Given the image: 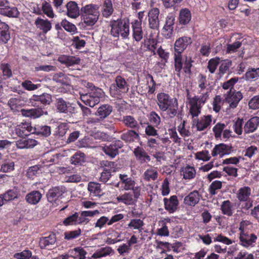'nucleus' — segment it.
<instances>
[{
    "instance_id": "1",
    "label": "nucleus",
    "mask_w": 259,
    "mask_h": 259,
    "mask_svg": "<svg viewBox=\"0 0 259 259\" xmlns=\"http://www.w3.org/2000/svg\"><path fill=\"white\" fill-rule=\"evenodd\" d=\"M156 101L159 110L165 112L167 117L171 118L177 115L178 110L177 98L165 93H160L157 95Z\"/></svg>"
},
{
    "instance_id": "2",
    "label": "nucleus",
    "mask_w": 259,
    "mask_h": 259,
    "mask_svg": "<svg viewBox=\"0 0 259 259\" xmlns=\"http://www.w3.org/2000/svg\"><path fill=\"white\" fill-rule=\"evenodd\" d=\"M209 97L208 92L202 93L200 96L188 98L189 116L192 120L197 118L201 113V108Z\"/></svg>"
},
{
    "instance_id": "3",
    "label": "nucleus",
    "mask_w": 259,
    "mask_h": 259,
    "mask_svg": "<svg viewBox=\"0 0 259 259\" xmlns=\"http://www.w3.org/2000/svg\"><path fill=\"white\" fill-rule=\"evenodd\" d=\"M83 83L84 85L87 84V88L91 89V91L86 94H80V99L86 105L94 107L100 102V99L104 95V93L102 89L95 88L91 83Z\"/></svg>"
},
{
    "instance_id": "4",
    "label": "nucleus",
    "mask_w": 259,
    "mask_h": 259,
    "mask_svg": "<svg viewBox=\"0 0 259 259\" xmlns=\"http://www.w3.org/2000/svg\"><path fill=\"white\" fill-rule=\"evenodd\" d=\"M80 15L83 22L89 26H93L98 21L100 15L99 7L95 5L89 4L80 9Z\"/></svg>"
},
{
    "instance_id": "5",
    "label": "nucleus",
    "mask_w": 259,
    "mask_h": 259,
    "mask_svg": "<svg viewBox=\"0 0 259 259\" xmlns=\"http://www.w3.org/2000/svg\"><path fill=\"white\" fill-rule=\"evenodd\" d=\"M129 24L128 20L125 19L111 21V34L115 37H119V35L123 38L127 37L130 32Z\"/></svg>"
},
{
    "instance_id": "6",
    "label": "nucleus",
    "mask_w": 259,
    "mask_h": 259,
    "mask_svg": "<svg viewBox=\"0 0 259 259\" xmlns=\"http://www.w3.org/2000/svg\"><path fill=\"white\" fill-rule=\"evenodd\" d=\"M128 90V85L126 81L120 76L116 77L115 83L112 84L110 87V95L114 98H118L121 94L126 93Z\"/></svg>"
},
{
    "instance_id": "7",
    "label": "nucleus",
    "mask_w": 259,
    "mask_h": 259,
    "mask_svg": "<svg viewBox=\"0 0 259 259\" xmlns=\"http://www.w3.org/2000/svg\"><path fill=\"white\" fill-rule=\"evenodd\" d=\"M252 194V190L248 186H243L238 190L236 197L240 202H246L245 207L249 209L253 205V200L250 198Z\"/></svg>"
},
{
    "instance_id": "8",
    "label": "nucleus",
    "mask_w": 259,
    "mask_h": 259,
    "mask_svg": "<svg viewBox=\"0 0 259 259\" xmlns=\"http://www.w3.org/2000/svg\"><path fill=\"white\" fill-rule=\"evenodd\" d=\"M140 193L139 189L136 188L134 190V192H125L117 197L116 199L118 202L122 203L127 205H134L137 202Z\"/></svg>"
},
{
    "instance_id": "9",
    "label": "nucleus",
    "mask_w": 259,
    "mask_h": 259,
    "mask_svg": "<svg viewBox=\"0 0 259 259\" xmlns=\"http://www.w3.org/2000/svg\"><path fill=\"white\" fill-rule=\"evenodd\" d=\"M120 181L116 185L117 187L120 186L121 188L125 191L132 190L138 188L141 192V188L139 186H135L136 182L131 177H128L127 175L124 174H120L119 176Z\"/></svg>"
},
{
    "instance_id": "10",
    "label": "nucleus",
    "mask_w": 259,
    "mask_h": 259,
    "mask_svg": "<svg viewBox=\"0 0 259 259\" xmlns=\"http://www.w3.org/2000/svg\"><path fill=\"white\" fill-rule=\"evenodd\" d=\"M240 244L246 248L253 247L255 245L257 237L253 233H245L239 235Z\"/></svg>"
},
{
    "instance_id": "11",
    "label": "nucleus",
    "mask_w": 259,
    "mask_h": 259,
    "mask_svg": "<svg viewBox=\"0 0 259 259\" xmlns=\"http://www.w3.org/2000/svg\"><path fill=\"white\" fill-rule=\"evenodd\" d=\"M224 101L229 105L231 108H236L239 101L242 99L243 96L240 91L227 93L224 95Z\"/></svg>"
},
{
    "instance_id": "12",
    "label": "nucleus",
    "mask_w": 259,
    "mask_h": 259,
    "mask_svg": "<svg viewBox=\"0 0 259 259\" xmlns=\"http://www.w3.org/2000/svg\"><path fill=\"white\" fill-rule=\"evenodd\" d=\"M212 122L211 115H204L199 119L197 118L192 120L193 125H195L197 131H202L209 127Z\"/></svg>"
},
{
    "instance_id": "13",
    "label": "nucleus",
    "mask_w": 259,
    "mask_h": 259,
    "mask_svg": "<svg viewBox=\"0 0 259 259\" xmlns=\"http://www.w3.org/2000/svg\"><path fill=\"white\" fill-rule=\"evenodd\" d=\"M65 191V188L62 186L55 187L50 189L47 194L48 200L51 203L55 202Z\"/></svg>"
},
{
    "instance_id": "14",
    "label": "nucleus",
    "mask_w": 259,
    "mask_h": 259,
    "mask_svg": "<svg viewBox=\"0 0 259 259\" xmlns=\"http://www.w3.org/2000/svg\"><path fill=\"white\" fill-rule=\"evenodd\" d=\"M56 107L60 113H72L74 112V108L72 105L61 98L56 99Z\"/></svg>"
},
{
    "instance_id": "15",
    "label": "nucleus",
    "mask_w": 259,
    "mask_h": 259,
    "mask_svg": "<svg viewBox=\"0 0 259 259\" xmlns=\"http://www.w3.org/2000/svg\"><path fill=\"white\" fill-rule=\"evenodd\" d=\"M159 10L158 8H154L149 11L148 17L150 28L153 29L158 28L159 25Z\"/></svg>"
},
{
    "instance_id": "16",
    "label": "nucleus",
    "mask_w": 259,
    "mask_h": 259,
    "mask_svg": "<svg viewBox=\"0 0 259 259\" xmlns=\"http://www.w3.org/2000/svg\"><path fill=\"white\" fill-rule=\"evenodd\" d=\"M15 131L19 137L26 136L33 133V127L28 122L21 123L16 126Z\"/></svg>"
},
{
    "instance_id": "17",
    "label": "nucleus",
    "mask_w": 259,
    "mask_h": 259,
    "mask_svg": "<svg viewBox=\"0 0 259 259\" xmlns=\"http://www.w3.org/2000/svg\"><path fill=\"white\" fill-rule=\"evenodd\" d=\"M191 43V39L189 37L183 36L178 38L175 43V53H183L187 46Z\"/></svg>"
},
{
    "instance_id": "18",
    "label": "nucleus",
    "mask_w": 259,
    "mask_h": 259,
    "mask_svg": "<svg viewBox=\"0 0 259 259\" xmlns=\"http://www.w3.org/2000/svg\"><path fill=\"white\" fill-rule=\"evenodd\" d=\"M122 146L121 141H115L113 144L103 147V151L111 158H114L118 153V150Z\"/></svg>"
},
{
    "instance_id": "19",
    "label": "nucleus",
    "mask_w": 259,
    "mask_h": 259,
    "mask_svg": "<svg viewBox=\"0 0 259 259\" xmlns=\"http://www.w3.org/2000/svg\"><path fill=\"white\" fill-rule=\"evenodd\" d=\"M165 208L170 213H173L176 211L179 205V201L177 196H171L169 199H163Z\"/></svg>"
},
{
    "instance_id": "20",
    "label": "nucleus",
    "mask_w": 259,
    "mask_h": 259,
    "mask_svg": "<svg viewBox=\"0 0 259 259\" xmlns=\"http://www.w3.org/2000/svg\"><path fill=\"white\" fill-rule=\"evenodd\" d=\"M134 153L137 160L141 164L148 163L151 160L150 156L146 151L141 147H137L134 149Z\"/></svg>"
},
{
    "instance_id": "21",
    "label": "nucleus",
    "mask_w": 259,
    "mask_h": 259,
    "mask_svg": "<svg viewBox=\"0 0 259 259\" xmlns=\"http://www.w3.org/2000/svg\"><path fill=\"white\" fill-rule=\"evenodd\" d=\"M67 8V15L70 18H76L80 15V10L77 3L70 1L66 5Z\"/></svg>"
},
{
    "instance_id": "22",
    "label": "nucleus",
    "mask_w": 259,
    "mask_h": 259,
    "mask_svg": "<svg viewBox=\"0 0 259 259\" xmlns=\"http://www.w3.org/2000/svg\"><path fill=\"white\" fill-rule=\"evenodd\" d=\"M259 124V117L254 116L249 119L244 125L243 130L245 134L254 132Z\"/></svg>"
},
{
    "instance_id": "23",
    "label": "nucleus",
    "mask_w": 259,
    "mask_h": 259,
    "mask_svg": "<svg viewBox=\"0 0 259 259\" xmlns=\"http://www.w3.org/2000/svg\"><path fill=\"white\" fill-rule=\"evenodd\" d=\"M200 200V195L197 191H193L186 196L184 199V203L188 206H194Z\"/></svg>"
},
{
    "instance_id": "24",
    "label": "nucleus",
    "mask_w": 259,
    "mask_h": 259,
    "mask_svg": "<svg viewBox=\"0 0 259 259\" xmlns=\"http://www.w3.org/2000/svg\"><path fill=\"white\" fill-rule=\"evenodd\" d=\"M9 27L5 22H0V42L6 44L10 39Z\"/></svg>"
},
{
    "instance_id": "25",
    "label": "nucleus",
    "mask_w": 259,
    "mask_h": 259,
    "mask_svg": "<svg viewBox=\"0 0 259 259\" xmlns=\"http://www.w3.org/2000/svg\"><path fill=\"white\" fill-rule=\"evenodd\" d=\"M41 197L42 194L39 191L33 190L26 195L25 200L28 203L35 205L40 201Z\"/></svg>"
},
{
    "instance_id": "26",
    "label": "nucleus",
    "mask_w": 259,
    "mask_h": 259,
    "mask_svg": "<svg viewBox=\"0 0 259 259\" xmlns=\"http://www.w3.org/2000/svg\"><path fill=\"white\" fill-rule=\"evenodd\" d=\"M37 144V142L32 139H21L16 142V145L19 149H28L33 148Z\"/></svg>"
},
{
    "instance_id": "27",
    "label": "nucleus",
    "mask_w": 259,
    "mask_h": 259,
    "mask_svg": "<svg viewBox=\"0 0 259 259\" xmlns=\"http://www.w3.org/2000/svg\"><path fill=\"white\" fill-rule=\"evenodd\" d=\"M34 24L36 27L46 33L50 31L52 28L51 23L48 20H44L40 17H38L35 21Z\"/></svg>"
},
{
    "instance_id": "28",
    "label": "nucleus",
    "mask_w": 259,
    "mask_h": 259,
    "mask_svg": "<svg viewBox=\"0 0 259 259\" xmlns=\"http://www.w3.org/2000/svg\"><path fill=\"white\" fill-rule=\"evenodd\" d=\"M107 232L106 242L108 244H114L122 240L120 239V233L118 232L113 229H110L108 230Z\"/></svg>"
},
{
    "instance_id": "29",
    "label": "nucleus",
    "mask_w": 259,
    "mask_h": 259,
    "mask_svg": "<svg viewBox=\"0 0 259 259\" xmlns=\"http://www.w3.org/2000/svg\"><path fill=\"white\" fill-rule=\"evenodd\" d=\"M112 111V107L108 104H104L99 107L96 112V115L101 119H104L109 116Z\"/></svg>"
},
{
    "instance_id": "30",
    "label": "nucleus",
    "mask_w": 259,
    "mask_h": 259,
    "mask_svg": "<svg viewBox=\"0 0 259 259\" xmlns=\"http://www.w3.org/2000/svg\"><path fill=\"white\" fill-rule=\"evenodd\" d=\"M20 112L24 116L33 118L39 117L43 114V111L40 108H34L27 110L21 109Z\"/></svg>"
},
{
    "instance_id": "31",
    "label": "nucleus",
    "mask_w": 259,
    "mask_h": 259,
    "mask_svg": "<svg viewBox=\"0 0 259 259\" xmlns=\"http://www.w3.org/2000/svg\"><path fill=\"white\" fill-rule=\"evenodd\" d=\"M88 190L91 196H100L102 192L101 185L99 183L90 182L88 183Z\"/></svg>"
},
{
    "instance_id": "32",
    "label": "nucleus",
    "mask_w": 259,
    "mask_h": 259,
    "mask_svg": "<svg viewBox=\"0 0 259 259\" xmlns=\"http://www.w3.org/2000/svg\"><path fill=\"white\" fill-rule=\"evenodd\" d=\"M191 19L190 11L187 8L182 9L179 13V21L181 24L186 25Z\"/></svg>"
},
{
    "instance_id": "33",
    "label": "nucleus",
    "mask_w": 259,
    "mask_h": 259,
    "mask_svg": "<svg viewBox=\"0 0 259 259\" xmlns=\"http://www.w3.org/2000/svg\"><path fill=\"white\" fill-rule=\"evenodd\" d=\"M68 253L69 256L73 258L86 259L87 252L81 247H77L69 250Z\"/></svg>"
},
{
    "instance_id": "34",
    "label": "nucleus",
    "mask_w": 259,
    "mask_h": 259,
    "mask_svg": "<svg viewBox=\"0 0 259 259\" xmlns=\"http://www.w3.org/2000/svg\"><path fill=\"white\" fill-rule=\"evenodd\" d=\"M133 36L135 39L139 41L143 38V32L141 27V22L138 20L135 21L132 25Z\"/></svg>"
},
{
    "instance_id": "35",
    "label": "nucleus",
    "mask_w": 259,
    "mask_h": 259,
    "mask_svg": "<svg viewBox=\"0 0 259 259\" xmlns=\"http://www.w3.org/2000/svg\"><path fill=\"white\" fill-rule=\"evenodd\" d=\"M58 61L62 64L66 65H75L79 64L80 59L74 56H69L66 55H61L58 58Z\"/></svg>"
},
{
    "instance_id": "36",
    "label": "nucleus",
    "mask_w": 259,
    "mask_h": 259,
    "mask_svg": "<svg viewBox=\"0 0 259 259\" xmlns=\"http://www.w3.org/2000/svg\"><path fill=\"white\" fill-rule=\"evenodd\" d=\"M144 225L145 224L143 220L140 219H132L130 220L127 226L130 229L137 230L139 233H141L143 230Z\"/></svg>"
},
{
    "instance_id": "37",
    "label": "nucleus",
    "mask_w": 259,
    "mask_h": 259,
    "mask_svg": "<svg viewBox=\"0 0 259 259\" xmlns=\"http://www.w3.org/2000/svg\"><path fill=\"white\" fill-rule=\"evenodd\" d=\"M30 100L34 101H39L42 104L49 105L52 101V96L50 94L44 93L40 96L34 95Z\"/></svg>"
},
{
    "instance_id": "38",
    "label": "nucleus",
    "mask_w": 259,
    "mask_h": 259,
    "mask_svg": "<svg viewBox=\"0 0 259 259\" xmlns=\"http://www.w3.org/2000/svg\"><path fill=\"white\" fill-rule=\"evenodd\" d=\"M158 176V173L156 168L150 167L145 170L143 174V178L145 181H151L156 180Z\"/></svg>"
},
{
    "instance_id": "39",
    "label": "nucleus",
    "mask_w": 259,
    "mask_h": 259,
    "mask_svg": "<svg viewBox=\"0 0 259 259\" xmlns=\"http://www.w3.org/2000/svg\"><path fill=\"white\" fill-rule=\"evenodd\" d=\"M221 209L224 214L229 217L233 214L234 210L233 204L229 200H225L222 202Z\"/></svg>"
},
{
    "instance_id": "40",
    "label": "nucleus",
    "mask_w": 259,
    "mask_h": 259,
    "mask_svg": "<svg viewBox=\"0 0 259 259\" xmlns=\"http://www.w3.org/2000/svg\"><path fill=\"white\" fill-rule=\"evenodd\" d=\"M228 153L227 145L224 144H220L215 146L212 150L211 155L214 157L219 155L221 157H222L223 155L227 154Z\"/></svg>"
},
{
    "instance_id": "41",
    "label": "nucleus",
    "mask_w": 259,
    "mask_h": 259,
    "mask_svg": "<svg viewBox=\"0 0 259 259\" xmlns=\"http://www.w3.org/2000/svg\"><path fill=\"white\" fill-rule=\"evenodd\" d=\"M113 252L111 247L106 246L98 249L92 256V258H99L110 255Z\"/></svg>"
},
{
    "instance_id": "42",
    "label": "nucleus",
    "mask_w": 259,
    "mask_h": 259,
    "mask_svg": "<svg viewBox=\"0 0 259 259\" xmlns=\"http://www.w3.org/2000/svg\"><path fill=\"white\" fill-rule=\"evenodd\" d=\"M51 127L48 125H37L33 128V133L38 135L48 137L51 134Z\"/></svg>"
},
{
    "instance_id": "43",
    "label": "nucleus",
    "mask_w": 259,
    "mask_h": 259,
    "mask_svg": "<svg viewBox=\"0 0 259 259\" xmlns=\"http://www.w3.org/2000/svg\"><path fill=\"white\" fill-rule=\"evenodd\" d=\"M182 53H175V61L176 65H191V59L186 56H183Z\"/></svg>"
},
{
    "instance_id": "44",
    "label": "nucleus",
    "mask_w": 259,
    "mask_h": 259,
    "mask_svg": "<svg viewBox=\"0 0 259 259\" xmlns=\"http://www.w3.org/2000/svg\"><path fill=\"white\" fill-rule=\"evenodd\" d=\"M56 242L55 234H51L47 237L40 238L39 240V246L41 248H45L49 245L53 244Z\"/></svg>"
},
{
    "instance_id": "45",
    "label": "nucleus",
    "mask_w": 259,
    "mask_h": 259,
    "mask_svg": "<svg viewBox=\"0 0 259 259\" xmlns=\"http://www.w3.org/2000/svg\"><path fill=\"white\" fill-rule=\"evenodd\" d=\"M113 12V8L111 0H105L103 5L102 14L105 17H109Z\"/></svg>"
},
{
    "instance_id": "46",
    "label": "nucleus",
    "mask_w": 259,
    "mask_h": 259,
    "mask_svg": "<svg viewBox=\"0 0 259 259\" xmlns=\"http://www.w3.org/2000/svg\"><path fill=\"white\" fill-rule=\"evenodd\" d=\"M0 14L9 17L17 18L19 15V12L17 8L9 6L4 10H0Z\"/></svg>"
},
{
    "instance_id": "47",
    "label": "nucleus",
    "mask_w": 259,
    "mask_h": 259,
    "mask_svg": "<svg viewBox=\"0 0 259 259\" xmlns=\"http://www.w3.org/2000/svg\"><path fill=\"white\" fill-rule=\"evenodd\" d=\"M21 101L17 98H11L8 101V105L14 112H20L21 110Z\"/></svg>"
},
{
    "instance_id": "48",
    "label": "nucleus",
    "mask_w": 259,
    "mask_h": 259,
    "mask_svg": "<svg viewBox=\"0 0 259 259\" xmlns=\"http://www.w3.org/2000/svg\"><path fill=\"white\" fill-rule=\"evenodd\" d=\"M139 138V134L133 130H128L121 136V139L127 142L133 141Z\"/></svg>"
},
{
    "instance_id": "49",
    "label": "nucleus",
    "mask_w": 259,
    "mask_h": 259,
    "mask_svg": "<svg viewBox=\"0 0 259 259\" xmlns=\"http://www.w3.org/2000/svg\"><path fill=\"white\" fill-rule=\"evenodd\" d=\"M123 122L126 126L131 128H137L139 127L138 121L132 116H124Z\"/></svg>"
},
{
    "instance_id": "50",
    "label": "nucleus",
    "mask_w": 259,
    "mask_h": 259,
    "mask_svg": "<svg viewBox=\"0 0 259 259\" xmlns=\"http://www.w3.org/2000/svg\"><path fill=\"white\" fill-rule=\"evenodd\" d=\"M181 172L185 179H191L195 177L196 174L194 168L190 166L183 168Z\"/></svg>"
},
{
    "instance_id": "51",
    "label": "nucleus",
    "mask_w": 259,
    "mask_h": 259,
    "mask_svg": "<svg viewBox=\"0 0 259 259\" xmlns=\"http://www.w3.org/2000/svg\"><path fill=\"white\" fill-rule=\"evenodd\" d=\"M109 218L106 216H102L99 219L97 220V222L94 224V227L96 228H98L100 230L105 227L107 224L108 226H110L109 224Z\"/></svg>"
},
{
    "instance_id": "52",
    "label": "nucleus",
    "mask_w": 259,
    "mask_h": 259,
    "mask_svg": "<svg viewBox=\"0 0 259 259\" xmlns=\"http://www.w3.org/2000/svg\"><path fill=\"white\" fill-rule=\"evenodd\" d=\"M84 161V154L81 152H77L73 155L71 158V162L72 164H81Z\"/></svg>"
},
{
    "instance_id": "53",
    "label": "nucleus",
    "mask_w": 259,
    "mask_h": 259,
    "mask_svg": "<svg viewBox=\"0 0 259 259\" xmlns=\"http://www.w3.org/2000/svg\"><path fill=\"white\" fill-rule=\"evenodd\" d=\"M238 79L236 78H232L230 80L224 82L222 87L224 90H229L227 93H232L235 91L233 89L234 85L237 82Z\"/></svg>"
},
{
    "instance_id": "54",
    "label": "nucleus",
    "mask_w": 259,
    "mask_h": 259,
    "mask_svg": "<svg viewBox=\"0 0 259 259\" xmlns=\"http://www.w3.org/2000/svg\"><path fill=\"white\" fill-rule=\"evenodd\" d=\"M81 231L80 229L67 231L64 233V238L68 240L76 239L81 235Z\"/></svg>"
},
{
    "instance_id": "55",
    "label": "nucleus",
    "mask_w": 259,
    "mask_h": 259,
    "mask_svg": "<svg viewBox=\"0 0 259 259\" xmlns=\"http://www.w3.org/2000/svg\"><path fill=\"white\" fill-rule=\"evenodd\" d=\"M195 158L197 160L207 161L210 159L211 156L207 150H203L196 153Z\"/></svg>"
},
{
    "instance_id": "56",
    "label": "nucleus",
    "mask_w": 259,
    "mask_h": 259,
    "mask_svg": "<svg viewBox=\"0 0 259 259\" xmlns=\"http://www.w3.org/2000/svg\"><path fill=\"white\" fill-rule=\"evenodd\" d=\"M149 119L151 123L155 127H158L161 122V118L160 116L155 111H152L150 112L149 116Z\"/></svg>"
},
{
    "instance_id": "57",
    "label": "nucleus",
    "mask_w": 259,
    "mask_h": 259,
    "mask_svg": "<svg viewBox=\"0 0 259 259\" xmlns=\"http://www.w3.org/2000/svg\"><path fill=\"white\" fill-rule=\"evenodd\" d=\"M186 121L184 120L183 123L178 127V130L181 136L184 138L190 136L191 133L189 129L185 127Z\"/></svg>"
},
{
    "instance_id": "58",
    "label": "nucleus",
    "mask_w": 259,
    "mask_h": 259,
    "mask_svg": "<svg viewBox=\"0 0 259 259\" xmlns=\"http://www.w3.org/2000/svg\"><path fill=\"white\" fill-rule=\"evenodd\" d=\"M213 241L214 242H219L227 245L232 244L234 241L229 238L223 235L222 234L216 235L213 238Z\"/></svg>"
},
{
    "instance_id": "59",
    "label": "nucleus",
    "mask_w": 259,
    "mask_h": 259,
    "mask_svg": "<svg viewBox=\"0 0 259 259\" xmlns=\"http://www.w3.org/2000/svg\"><path fill=\"white\" fill-rule=\"evenodd\" d=\"M42 10L43 12L49 17L53 18L54 17V14L51 5L47 2H45L42 4Z\"/></svg>"
},
{
    "instance_id": "60",
    "label": "nucleus",
    "mask_w": 259,
    "mask_h": 259,
    "mask_svg": "<svg viewBox=\"0 0 259 259\" xmlns=\"http://www.w3.org/2000/svg\"><path fill=\"white\" fill-rule=\"evenodd\" d=\"M243 124V120L242 119L238 118L236 121H234L233 127L234 132L238 135H241L244 130L242 127Z\"/></svg>"
},
{
    "instance_id": "61",
    "label": "nucleus",
    "mask_w": 259,
    "mask_h": 259,
    "mask_svg": "<svg viewBox=\"0 0 259 259\" xmlns=\"http://www.w3.org/2000/svg\"><path fill=\"white\" fill-rule=\"evenodd\" d=\"M224 102L225 101L224 100H222L221 96H216L212 103L213 110L216 112H219L221 110V106Z\"/></svg>"
},
{
    "instance_id": "62",
    "label": "nucleus",
    "mask_w": 259,
    "mask_h": 259,
    "mask_svg": "<svg viewBox=\"0 0 259 259\" xmlns=\"http://www.w3.org/2000/svg\"><path fill=\"white\" fill-rule=\"evenodd\" d=\"M222 183L220 181H214L211 183L209 187V192L211 195H214L217 193V190L222 188Z\"/></svg>"
},
{
    "instance_id": "63",
    "label": "nucleus",
    "mask_w": 259,
    "mask_h": 259,
    "mask_svg": "<svg viewBox=\"0 0 259 259\" xmlns=\"http://www.w3.org/2000/svg\"><path fill=\"white\" fill-rule=\"evenodd\" d=\"M226 125L224 123L219 122L217 123L213 127L212 131L214 133V136L216 138H220L223 131H224Z\"/></svg>"
},
{
    "instance_id": "64",
    "label": "nucleus",
    "mask_w": 259,
    "mask_h": 259,
    "mask_svg": "<svg viewBox=\"0 0 259 259\" xmlns=\"http://www.w3.org/2000/svg\"><path fill=\"white\" fill-rule=\"evenodd\" d=\"M61 26L67 31L75 33L77 28L75 25L69 22L66 20H63L61 22Z\"/></svg>"
}]
</instances>
